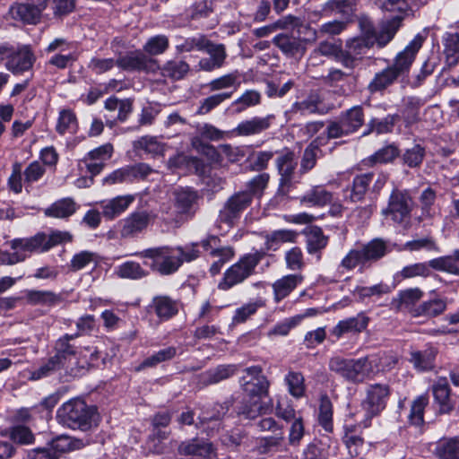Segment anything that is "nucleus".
Returning a JSON list of instances; mask_svg holds the SVG:
<instances>
[{
	"label": "nucleus",
	"mask_w": 459,
	"mask_h": 459,
	"mask_svg": "<svg viewBox=\"0 0 459 459\" xmlns=\"http://www.w3.org/2000/svg\"><path fill=\"white\" fill-rule=\"evenodd\" d=\"M241 394H232L220 405L219 416L238 417L243 420H254L259 415L273 411V401L269 403L262 400L269 395L270 381L264 374L263 368L253 365L243 370L239 378Z\"/></svg>",
	"instance_id": "f257e3e1"
},
{
	"label": "nucleus",
	"mask_w": 459,
	"mask_h": 459,
	"mask_svg": "<svg viewBox=\"0 0 459 459\" xmlns=\"http://www.w3.org/2000/svg\"><path fill=\"white\" fill-rule=\"evenodd\" d=\"M425 40V36L420 33L416 34L405 48L395 55L392 64L374 74L367 85L368 92L371 96L376 94L383 96L390 87L408 78L411 66Z\"/></svg>",
	"instance_id": "f03ea898"
},
{
	"label": "nucleus",
	"mask_w": 459,
	"mask_h": 459,
	"mask_svg": "<svg viewBox=\"0 0 459 459\" xmlns=\"http://www.w3.org/2000/svg\"><path fill=\"white\" fill-rule=\"evenodd\" d=\"M98 417L97 406L90 405L81 398L70 399L56 411L57 421L74 430L91 429Z\"/></svg>",
	"instance_id": "7ed1b4c3"
},
{
	"label": "nucleus",
	"mask_w": 459,
	"mask_h": 459,
	"mask_svg": "<svg viewBox=\"0 0 459 459\" xmlns=\"http://www.w3.org/2000/svg\"><path fill=\"white\" fill-rule=\"evenodd\" d=\"M262 250L246 253L237 262L228 267L218 282L220 290L228 291L235 286L244 283L251 276L256 274V267L264 257Z\"/></svg>",
	"instance_id": "20e7f679"
},
{
	"label": "nucleus",
	"mask_w": 459,
	"mask_h": 459,
	"mask_svg": "<svg viewBox=\"0 0 459 459\" xmlns=\"http://www.w3.org/2000/svg\"><path fill=\"white\" fill-rule=\"evenodd\" d=\"M387 253L386 243L382 238H373L360 248L351 249L342 259L340 266L351 271L359 266V272L364 273L373 264L382 259Z\"/></svg>",
	"instance_id": "39448f33"
},
{
	"label": "nucleus",
	"mask_w": 459,
	"mask_h": 459,
	"mask_svg": "<svg viewBox=\"0 0 459 459\" xmlns=\"http://www.w3.org/2000/svg\"><path fill=\"white\" fill-rule=\"evenodd\" d=\"M365 125V111L363 106L355 105L342 110L337 119L330 120L324 132L328 138L338 139L350 136L359 132Z\"/></svg>",
	"instance_id": "423d86ee"
},
{
	"label": "nucleus",
	"mask_w": 459,
	"mask_h": 459,
	"mask_svg": "<svg viewBox=\"0 0 459 459\" xmlns=\"http://www.w3.org/2000/svg\"><path fill=\"white\" fill-rule=\"evenodd\" d=\"M430 269L459 275V249H455L449 255H443L433 258L429 262L416 263L404 266L401 271V275L404 279L416 276L428 277L431 273Z\"/></svg>",
	"instance_id": "0eeeda50"
},
{
	"label": "nucleus",
	"mask_w": 459,
	"mask_h": 459,
	"mask_svg": "<svg viewBox=\"0 0 459 459\" xmlns=\"http://www.w3.org/2000/svg\"><path fill=\"white\" fill-rule=\"evenodd\" d=\"M72 235L67 231L53 230L49 235L45 232H38L27 238H14L11 247L13 250L20 249L30 253H46L51 248L72 241Z\"/></svg>",
	"instance_id": "6e6552de"
},
{
	"label": "nucleus",
	"mask_w": 459,
	"mask_h": 459,
	"mask_svg": "<svg viewBox=\"0 0 459 459\" xmlns=\"http://www.w3.org/2000/svg\"><path fill=\"white\" fill-rule=\"evenodd\" d=\"M184 48L186 51H191L195 48L209 55V57L201 58L199 61V67L203 71L212 72L223 67L226 64L228 54L226 47L222 43H214L204 37L192 38L185 41Z\"/></svg>",
	"instance_id": "1a4fd4ad"
},
{
	"label": "nucleus",
	"mask_w": 459,
	"mask_h": 459,
	"mask_svg": "<svg viewBox=\"0 0 459 459\" xmlns=\"http://www.w3.org/2000/svg\"><path fill=\"white\" fill-rule=\"evenodd\" d=\"M390 396L391 387L389 385L379 383L369 385L366 397L360 403L365 413L361 420L362 428H369L373 418L378 417L385 410Z\"/></svg>",
	"instance_id": "9d476101"
},
{
	"label": "nucleus",
	"mask_w": 459,
	"mask_h": 459,
	"mask_svg": "<svg viewBox=\"0 0 459 459\" xmlns=\"http://www.w3.org/2000/svg\"><path fill=\"white\" fill-rule=\"evenodd\" d=\"M80 440L68 435H56L47 441L44 446L29 449L25 459H61L78 449Z\"/></svg>",
	"instance_id": "9b49d317"
},
{
	"label": "nucleus",
	"mask_w": 459,
	"mask_h": 459,
	"mask_svg": "<svg viewBox=\"0 0 459 459\" xmlns=\"http://www.w3.org/2000/svg\"><path fill=\"white\" fill-rule=\"evenodd\" d=\"M368 364V357L345 359L336 356L330 359L329 369L342 377L347 382L359 384L364 381Z\"/></svg>",
	"instance_id": "f8f14e48"
},
{
	"label": "nucleus",
	"mask_w": 459,
	"mask_h": 459,
	"mask_svg": "<svg viewBox=\"0 0 459 459\" xmlns=\"http://www.w3.org/2000/svg\"><path fill=\"white\" fill-rule=\"evenodd\" d=\"M143 258L151 259V263L145 261L152 272L160 275H170L176 273L183 264V260L178 256L170 255L169 248L167 247H158L146 248L139 253Z\"/></svg>",
	"instance_id": "ddd939ff"
},
{
	"label": "nucleus",
	"mask_w": 459,
	"mask_h": 459,
	"mask_svg": "<svg viewBox=\"0 0 459 459\" xmlns=\"http://www.w3.org/2000/svg\"><path fill=\"white\" fill-rule=\"evenodd\" d=\"M414 202L410 190L394 187L389 195L387 206L382 213L394 222L401 224L411 218Z\"/></svg>",
	"instance_id": "4468645a"
},
{
	"label": "nucleus",
	"mask_w": 459,
	"mask_h": 459,
	"mask_svg": "<svg viewBox=\"0 0 459 459\" xmlns=\"http://www.w3.org/2000/svg\"><path fill=\"white\" fill-rule=\"evenodd\" d=\"M252 196L247 192L239 191L228 198L219 212V220L227 225H232L239 220L244 211L252 204Z\"/></svg>",
	"instance_id": "2eb2a0df"
},
{
	"label": "nucleus",
	"mask_w": 459,
	"mask_h": 459,
	"mask_svg": "<svg viewBox=\"0 0 459 459\" xmlns=\"http://www.w3.org/2000/svg\"><path fill=\"white\" fill-rule=\"evenodd\" d=\"M151 172V168L145 163L126 165L113 170L102 179L103 185L132 183L135 179L145 178Z\"/></svg>",
	"instance_id": "dca6fc26"
},
{
	"label": "nucleus",
	"mask_w": 459,
	"mask_h": 459,
	"mask_svg": "<svg viewBox=\"0 0 459 459\" xmlns=\"http://www.w3.org/2000/svg\"><path fill=\"white\" fill-rule=\"evenodd\" d=\"M183 303L169 295H156L152 299L148 307L155 314L160 322H168L176 317Z\"/></svg>",
	"instance_id": "f3484780"
},
{
	"label": "nucleus",
	"mask_w": 459,
	"mask_h": 459,
	"mask_svg": "<svg viewBox=\"0 0 459 459\" xmlns=\"http://www.w3.org/2000/svg\"><path fill=\"white\" fill-rule=\"evenodd\" d=\"M36 61L35 55L30 45H19L15 48L14 55L4 65L14 75H21L32 69Z\"/></svg>",
	"instance_id": "a211bd4d"
},
{
	"label": "nucleus",
	"mask_w": 459,
	"mask_h": 459,
	"mask_svg": "<svg viewBox=\"0 0 459 459\" xmlns=\"http://www.w3.org/2000/svg\"><path fill=\"white\" fill-rule=\"evenodd\" d=\"M151 223V215L145 210L130 212L123 221L121 235L123 238H137L143 233Z\"/></svg>",
	"instance_id": "6ab92c4d"
},
{
	"label": "nucleus",
	"mask_w": 459,
	"mask_h": 459,
	"mask_svg": "<svg viewBox=\"0 0 459 459\" xmlns=\"http://www.w3.org/2000/svg\"><path fill=\"white\" fill-rule=\"evenodd\" d=\"M374 178L373 172L357 174L344 190L345 199L351 203H359L365 200L367 193Z\"/></svg>",
	"instance_id": "aec40b11"
},
{
	"label": "nucleus",
	"mask_w": 459,
	"mask_h": 459,
	"mask_svg": "<svg viewBox=\"0 0 459 459\" xmlns=\"http://www.w3.org/2000/svg\"><path fill=\"white\" fill-rule=\"evenodd\" d=\"M22 293L26 304L32 307L40 306L52 308L64 301L61 293L48 290L26 289Z\"/></svg>",
	"instance_id": "412c9836"
},
{
	"label": "nucleus",
	"mask_w": 459,
	"mask_h": 459,
	"mask_svg": "<svg viewBox=\"0 0 459 459\" xmlns=\"http://www.w3.org/2000/svg\"><path fill=\"white\" fill-rule=\"evenodd\" d=\"M434 403L438 406L440 414H448L455 408V402L451 399V387L445 377H437L431 386Z\"/></svg>",
	"instance_id": "4be33fe9"
},
{
	"label": "nucleus",
	"mask_w": 459,
	"mask_h": 459,
	"mask_svg": "<svg viewBox=\"0 0 459 459\" xmlns=\"http://www.w3.org/2000/svg\"><path fill=\"white\" fill-rule=\"evenodd\" d=\"M177 452L182 456L206 458L214 453V448L211 442L195 437L181 441L177 447Z\"/></svg>",
	"instance_id": "5701e85b"
},
{
	"label": "nucleus",
	"mask_w": 459,
	"mask_h": 459,
	"mask_svg": "<svg viewBox=\"0 0 459 459\" xmlns=\"http://www.w3.org/2000/svg\"><path fill=\"white\" fill-rule=\"evenodd\" d=\"M369 324V317L363 312L357 314L343 320H340L337 325L331 330V335L339 340L347 333H359L367 329Z\"/></svg>",
	"instance_id": "b1692460"
},
{
	"label": "nucleus",
	"mask_w": 459,
	"mask_h": 459,
	"mask_svg": "<svg viewBox=\"0 0 459 459\" xmlns=\"http://www.w3.org/2000/svg\"><path fill=\"white\" fill-rule=\"evenodd\" d=\"M331 138L323 131L322 134L316 135L305 148L300 162V169L302 172H308L316 165L318 153L321 155L323 152L321 147L327 145Z\"/></svg>",
	"instance_id": "393cba45"
},
{
	"label": "nucleus",
	"mask_w": 459,
	"mask_h": 459,
	"mask_svg": "<svg viewBox=\"0 0 459 459\" xmlns=\"http://www.w3.org/2000/svg\"><path fill=\"white\" fill-rule=\"evenodd\" d=\"M152 59L147 57L141 50L128 51L125 55H119L116 59V65L126 72L148 71Z\"/></svg>",
	"instance_id": "a878e982"
},
{
	"label": "nucleus",
	"mask_w": 459,
	"mask_h": 459,
	"mask_svg": "<svg viewBox=\"0 0 459 459\" xmlns=\"http://www.w3.org/2000/svg\"><path fill=\"white\" fill-rule=\"evenodd\" d=\"M272 42L287 57L302 56L306 52L303 40L292 34L279 33L273 37Z\"/></svg>",
	"instance_id": "bb28decb"
},
{
	"label": "nucleus",
	"mask_w": 459,
	"mask_h": 459,
	"mask_svg": "<svg viewBox=\"0 0 459 459\" xmlns=\"http://www.w3.org/2000/svg\"><path fill=\"white\" fill-rule=\"evenodd\" d=\"M274 119L275 116L273 114H269L264 117H254L251 119L241 121L234 131L239 136L259 134L270 128Z\"/></svg>",
	"instance_id": "cd10ccee"
},
{
	"label": "nucleus",
	"mask_w": 459,
	"mask_h": 459,
	"mask_svg": "<svg viewBox=\"0 0 459 459\" xmlns=\"http://www.w3.org/2000/svg\"><path fill=\"white\" fill-rule=\"evenodd\" d=\"M279 154L276 159V167L281 175L280 186L290 185L296 168L294 161L295 153L289 148H284L281 152H275Z\"/></svg>",
	"instance_id": "c85d7f7f"
},
{
	"label": "nucleus",
	"mask_w": 459,
	"mask_h": 459,
	"mask_svg": "<svg viewBox=\"0 0 459 459\" xmlns=\"http://www.w3.org/2000/svg\"><path fill=\"white\" fill-rule=\"evenodd\" d=\"M429 404V395L428 393L417 395L410 405V412L407 416V422L410 426L422 428L425 425V410Z\"/></svg>",
	"instance_id": "c756f323"
},
{
	"label": "nucleus",
	"mask_w": 459,
	"mask_h": 459,
	"mask_svg": "<svg viewBox=\"0 0 459 459\" xmlns=\"http://www.w3.org/2000/svg\"><path fill=\"white\" fill-rule=\"evenodd\" d=\"M297 199L307 207H324L331 203L333 194L322 186H315Z\"/></svg>",
	"instance_id": "7c9ffc66"
},
{
	"label": "nucleus",
	"mask_w": 459,
	"mask_h": 459,
	"mask_svg": "<svg viewBox=\"0 0 459 459\" xmlns=\"http://www.w3.org/2000/svg\"><path fill=\"white\" fill-rule=\"evenodd\" d=\"M79 336V333H65L57 339L55 344L56 353L52 356L59 364L64 368L66 364L67 359L71 356L77 354V347L72 343V341L75 340Z\"/></svg>",
	"instance_id": "2f4dec72"
},
{
	"label": "nucleus",
	"mask_w": 459,
	"mask_h": 459,
	"mask_svg": "<svg viewBox=\"0 0 459 459\" xmlns=\"http://www.w3.org/2000/svg\"><path fill=\"white\" fill-rule=\"evenodd\" d=\"M437 353V348L429 344L422 351L411 352L410 362L412 363L414 368L419 371H430L435 368Z\"/></svg>",
	"instance_id": "473e14b6"
},
{
	"label": "nucleus",
	"mask_w": 459,
	"mask_h": 459,
	"mask_svg": "<svg viewBox=\"0 0 459 459\" xmlns=\"http://www.w3.org/2000/svg\"><path fill=\"white\" fill-rule=\"evenodd\" d=\"M400 121L399 114H388L384 118L371 117L366 124L363 136L375 133L376 134H385L392 133L395 125Z\"/></svg>",
	"instance_id": "72a5a7b5"
},
{
	"label": "nucleus",
	"mask_w": 459,
	"mask_h": 459,
	"mask_svg": "<svg viewBox=\"0 0 459 459\" xmlns=\"http://www.w3.org/2000/svg\"><path fill=\"white\" fill-rule=\"evenodd\" d=\"M302 234L307 238V251L308 254H316L327 246L328 238L325 236L322 228L317 225L309 224L306 226Z\"/></svg>",
	"instance_id": "f704fd0d"
},
{
	"label": "nucleus",
	"mask_w": 459,
	"mask_h": 459,
	"mask_svg": "<svg viewBox=\"0 0 459 459\" xmlns=\"http://www.w3.org/2000/svg\"><path fill=\"white\" fill-rule=\"evenodd\" d=\"M76 203L72 197H64L56 200L45 209L46 217L55 219H66L75 213Z\"/></svg>",
	"instance_id": "c9c22d12"
},
{
	"label": "nucleus",
	"mask_w": 459,
	"mask_h": 459,
	"mask_svg": "<svg viewBox=\"0 0 459 459\" xmlns=\"http://www.w3.org/2000/svg\"><path fill=\"white\" fill-rule=\"evenodd\" d=\"M3 437L10 439V442L19 446H29L35 443L36 437L31 429L23 425H13L1 432Z\"/></svg>",
	"instance_id": "e433bc0d"
},
{
	"label": "nucleus",
	"mask_w": 459,
	"mask_h": 459,
	"mask_svg": "<svg viewBox=\"0 0 459 459\" xmlns=\"http://www.w3.org/2000/svg\"><path fill=\"white\" fill-rule=\"evenodd\" d=\"M13 17L27 24H36L41 16V9L33 3H21L12 6Z\"/></svg>",
	"instance_id": "4c0bfd02"
},
{
	"label": "nucleus",
	"mask_w": 459,
	"mask_h": 459,
	"mask_svg": "<svg viewBox=\"0 0 459 459\" xmlns=\"http://www.w3.org/2000/svg\"><path fill=\"white\" fill-rule=\"evenodd\" d=\"M355 5V0H327L322 4L321 10L318 13L324 17L330 16L333 13H336L348 19L353 14Z\"/></svg>",
	"instance_id": "58836bf2"
},
{
	"label": "nucleus",
	"mask_w": 459,
	"mask_h": 459,
	"mask_svg": "<svg viewBox=\"0 0 459 459\" xmlns=\"http://www.w3.org/2000/svg\"><path fill=\"white\" fill-rule=\"evenodd\" d=\"M317 423L325 433H333V405L327 394L320 396Z\"/></svg>",
	"instance_id": "ea45409f"
},
{
	"label": "nucleus",
	"mask_w": 459,
	"mask_h": 459,
	"mask_svg": "<svg viewBox=\"0 0 459 459\" xmlns=\"http://www.w3.org/2000/svg\"><path fill=\"white\" fill-rule=\"evenodd\" d=\"M303 280L301 275L288 274L273 284L274 300L280 302L287 298Z\"/></svg>",
	"instance_id": "a19ab883"
},
{
	"label": "nucleus",
	"mask_w": 459,
	"mask_h": 459,
	"mask_svg": "<svg viewBox=\"0 0 459 459\" xmlns=\"http://www.w3.org/2000/svg\"><path fill=\"white\" fill-rule=\"evenodd\" d=\"M266 307V301L264 298L258 297L250 299L247 303L237 307L232 316V323L240 325L246 323L249 318L255 315L260 308Z\"/></svg>",
	"instance_id": "79ce46f5"
},
{
	"label": "nucleus",
	"mask_w": 459,
	"mask_h": 459,
	"mask_svg": "<svg viewBox=\"0 0 459 459\" xmlns=\"http://www.w3.org/2000/svg\"><path fill=\"white\" fill-rule=\"evenodd\" d=\"M433 454L437 459H459V437L440 438Z\"/></svg>",
	"instance_id": "37998d69"
},
{
	"label": "nucleus",
	"mask_w": 459,
	"mask_h": 459,
	"mask_svg": "<svg viewBox=\"0 0 459 459\" xmlns=\"http://www.w3.org/2000/svg\"><path fill=\"white\" fill-rule=\"evenodd\" d=\"M446 307L447 304L446 299L433 298L419 304L417 308L413 310L412 316L436 317L443 314L446 311Z\"/></svg>",
	"instance_id": "c03bdc74"
},
{
	"label": "nucleus",
	"mask_w": 459,
	"mask_h": 459,
	"mask_svg": "<svg viewBox=\"0 0 459 459\" xmlns=\"http://www.w3.org/2000/svg\"><path fill=\"white\" fill-rule=\"evenodd\" d=\"M443 46L446 65L455 66L459 63V32H445Z\"/></svg>",
	"instance_id": "a18cd8bd"
},
{
	"label": "nucleus",
	"mask_w": 459,
	"mask_h": 459,
	"mask_svg": "<svg viewBox=\"0 0 459 459\" xmlns=\"http://www.w3.org/2000/svg\"><path fill=\"white\" fill-rule=\"evenodd\" d=\"M177 355V348L169 346L161 349L152 355L145 358L139 365L134 368L135 372H140L148 368H155L158 364L171 360Z\"/></svg>",
	"instance_id": "49530a36"
},
{
	"label": "nucleus",
	"mask_w": 459,
	"mask_h": 459,
	"mask_svg": "<svg viewBox=\"0 0 459 459\" xmlns=\"http://www.w3.org/2000/svg\"><path fill=\"white\" fill-rule=\"evenodd\" d=\"M284 384L289 394L295 399L299 400L306 395L307 386L301 372L290 370L284 377Z\"/></svg>",
	"instance_id": "de8ad7c7"
},
{
	"label": "nucleus",
	"mask_w": 459,
	"mask_h": 459,
	"mask_svg": "<svg viewBox=\"0 0 459 459\" xmlns=\"http://www.w3.org/2000/svg\"><path fill=\"white\" fill-rule=\"evenodd\" d=\"M323 101L318 94H310L301 101H295L291 106V111L299 112L302 115L325 114L326 110L321 108Z\"/></svg>",
	"instance_id": "09e8293b"
},
{
	"label": "nucleus",
	"mask_w": 459,
	"mask_h": 459,
	"mask_svg": "<svg viewBox=\"0 0 459 459\" xmlns=\"http://www.w3.org/2000/svg\"><path fill=\"white\" fill-rule=\"evenodd\" d=\"M214 12L213 0H201L193 3L186 11L189 22L201 23Z\"/></svg>",
	"instance_id": "8fccbe9b"
},
{
	"label": "nucleus",
	"mask_w": 459,
	"mask_h": 459,
	"mask_svg": "<svg viewBox=\"0 0 459 459\" xmlns=\"http://www.w3.org/2000/svg\"><path fill=\"white\" fill-rule=\"evenodd\" d=\"M401 151L394 143L383 146L368 158V164L374 166L376 164L393 163L395 159L400 157Z\"/></svg>",
	"instance_id": "3c124183"
},
{
	"label": "nucleus",
	"mask_w": 459,
	"mask_h": 459,
	"mask_svg": "<svg viewBox=\"0 0 459 459\" xmlns=\"http://www.w3.org/2000/svg\"><path fill=\"white\" fill-rule=\"evenodd\" d=\"M238 366L236 364H221L216 368L208 370L204 376L206 385H215L223 380L229 379L238 372Z\"/></svg>",
	"instance_id": "603ef678"
},
{
	"label": "nucleus",
	"mask_w": 459,
	"mask_h": 459,
	"mask_svg": "<svg viewBox=\"0 0 459 459\" xmlns=\"http://www.w3.org/2000/svg\"><path fill=\"white\" fill-rule=\"evenodd\" d=\"M134 197L131 195H119L111 199L103 206V216L108 220H113L122 214L133 203Z\"/></svg>",
	"instance_id": "864d4df0"
},
{
	"label": "nucleus",
	"mask_w": 459,
	"mask_h": 459,
	"mask_svg": "<svg viewBox=\"0 0 459 459\" xmlns=\"http://www.w3.org/2000/svg\"><path fill=\"white\" fill-rule=\"evenodd\" d=\"M439 65V58L435 54H431L422 63L420 71L412 76L411 88H419L424 84L428 77H429Z\"/></svg>",
	"instance_id": "5fc2aeb1"
},
{
	"label": "nucleus",
	"mask_w": 459,
	"mask_h": 459,
	"mask_svg": "<svg viewBox=\"0 0 459 459\" xmlns=\"http://www.w3.org/2000/svg\"><path fill=\"white\" fill-rule=\"evenodd\" d=\"M423 297V291L419 288L406 289L398 292L397 307L407 310L412 316V312L418 307V302Z\"/></svg>",
	"instance_id": "6e6d98bb"
},
{
	"label": "nucleus",
	"mask_w": 459,
	"mask_h": 459,
	"mask_svg": "<svg viewBox=\"0 0 459 459\" xmlns=\"http://www.w3.org/2000/svg\"><path fill=\"white\" fill-rule=\"evenodd\" d=\"M209 254L212 257H218L209 268L210 274L215 276L221 273L224 264L234 257L235 251L231 247H222L220 248H212Z\"/></svg>",
	"instance_id": "4d7b16f0"
},
{
	"label": "nucleus",
	"mask_w": 459,
	"mask_h": 459,
	"mask_svg": "<svg viewBox=\"0 0 459 459\" xmlns=\"http://www.w3.org/2000/svg\"><path fill=\"white\" fill-rule=\"evenodd\" d=\"M426 149L421 144L416 143L411 148L406 149L400 155L402 163L410 169L420 168L425 159Z\"/></svg>",
	"instance_id": "13d9d810"
},
{
	"label": "nucleus",
	"mask_w": 459,
	"mask_h": 459,
	"mask_svg": "<svg viewBox=\"0 0 459 459\" xmlns=\"http://www.w3.org/2000/svg\"><path fill=\"white\" fill-rule=\"evenodd\" d=\"M198 198L197 192L192 188L181 189L175 193V207L179 213L189 212Z\"/></svg>",
	"instance_id": "bf43d9fd"
},
{
	"label": "nucleus",
	"mask_w": 459,
	"mask_h": 459,
	"mask_svg": "<svg viewBox=\"0 0 459 459\" xmlns=\"http://www.w3.org/2000/svg\"><path fill=\"white\" fill-rule=\"evenodd\" d=\"M78 126V120L75 113L72 109H62L59 112L56 131L60 135H65L66 133L75 132Z\"/></svg>",
	"instance_id": "052dcab7"
},
{
	"label": "nucleus",
	"mask_w": 459,
	"mask_h": 459,
	"mask_svg": "<svg viewBox=\"0 0 459 459\" xmlns=\"http://www.w3.org/2000/svg\"><path fill=\"white\" fill-rule=\"evenodd\" d=\"M261 102V94L255 90L246 91L239 98L231 103L235 113H242L248 108L256 106Z\"/></svg>",
	"instance_id": "680f3d73"
},
{
	"label": "nucleus",
	"mask_w": 459,
	"mask_h": 459,
	"mask_svg": "<svg viewBox=\"0 0 459 459\" xmlns=\"http://www.w3.org/2000/svg\"><path fill=\"white\" fill-rule=\"evenodd\" d=\"M274 155L271 151L255 152L246 160V168L251 171H263Z\"/></svg>",
	"instance_id": "e2e57ef3"
},
{
	"label": "nucleus",
	"mask_w": 459,
	"mask_h": 459,
	"mask_svg": "<svg viewBox=\"0 0 459 459\" xmlns=\"http://www.w3.org/2000/svg\"><path fill=\"white\" fill-rule=\"evenodd\" d=\"M117 273L119 278L130 280H140L148 275L141 264L134 261H126L118 265Z\"/></svg>",
	"instance_id": "0e129e2a"
},
{
	"label": "nucleus",
	"mask_w": 459,
	"mask_h": 459,
	"mask_svg": "<svg viewBox=\"0 0 459 459\" xmlns=\"http://www.w3.org/2000/svg\"><path fill=\"white\" fill-rule=\"evenodd\" d=\"M79 365L82 368L93 369L105 365V358L97 347L85 348V353L79 359Z\"/></svg>",
	"instance_id": "69168bd1"
},
{
	"label": "nucleus",
	"mask_w": 459,
	"mask_h": 459,
	"mask_svg": "<svg viewBox=\"0 0 459 459\" xmlns=\"http://www.w3.org/2000/svg\"><path fill=\"white\" fill-rule=\"evenodd\" d=\"M296 414L292 400L286 394L279 395L275 405V415L286 422H290L297 417Z\"/></svg>",
	"instance_id": "338daca9"
},
{
	"label": "nucleus",
	"mask_w": 459,
	"mask_h": 459,
	"mask_svg": "<svg viewBox=\"0 0 459 459\" xmlns=\"http://www.w3.org/2000/svg\"><path fill=\"white\" fill-rule=\"evenodd\" d=\"M419 100L414 98H409L399 114L400 120H403L406 127L411 126L419 121Z\"/></svg>",
	"instance_id": "774afa93"
}]
</instances>
